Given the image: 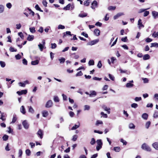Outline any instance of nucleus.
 <instances>
[{
  "label": "nucleus",
  "instance_id": "obj_48",
  "mask_svg": "<svg viewBox=\"0 0 158 158\" xmlns=\"http://www.w3.org/2000/svg\"><path fill=\"white\" fill-rule=\"evenodd\" d=\"M65 28V27L62 25H59L58 27V29H63Z\"/></svg>",
  "mask_w": 158,
  "mask_h": 158
},
{
  "label": "nucleus",
  "instance_id": "obj_42",
  "mask_svg": "<svg viewBox=\"0 0 158 158\" xmlns=\"http://www.w3.org/2000/svg\"><path fill=\"white\" fill-rule=\"evenodd\" d=\"M0 64L1 67L2 68L4 67L6 65L5 63L4 62L1 61H0Z\"/></svg>",
  "mask_w": 158,
  "mask_h": 158
},
{
  "label": "nucleus",
  "instance_id": "obj_16",
  "mask_svg": "<svg viewBox=\"0 0 158 158\" xmlns=\"http://www.w3.org/2000/svg\"><path fill=\"white\" fill-rule=\"evenodd\" d=\"M87 15L86 13L85 12H82L79 14L78 16L81 18H84L86 17Z\"/></svg>",
  "mask_w": 158,
  "mask_h": 158
},
{
  "label": "nucleus",
  "instance_id": "obj_63",
  "mask_svg": "<svg viewBox=\"0 0 158 158\" xmlns=\"http://www.w3.org/2000/svg\"><path fill=\"white\" fill-rule=\"evenodd\" d=\"M93 79L94 80L100 81L101 80L102 78H98L95 77H93Z\"/></svg>",
  "mask_w": 158,
  "mask_h": 158
},
{
  "label": "nucleus",
  "instance_id": "obj_17",
  "mask_svg": "<svg viewBox=\"0 0 158 158\" xmlns=\"http://www.w3.org/2000/svg\"><path fill=\"white\" fill-rule=\"evenodd\" d=\"M99 41V40L98 39H96L95 40H94L92 41H91L90 44H89V45H94L97 43H98Z\"/></svg>",
  "mask_w": 158,
  "mask_h": 158
},
{
  "label": "nucleus",
  "instance_id": "obj_46",
  "mask_svg": "<svg viewBox=\"0 0 158 158\" xmlns=\"http://www.w3.org/2000/svg\"><path fill=\"white\" fill-rule=\"evenodd\" d=\"M89 0H87L86 1H85L84 2V4L86 6H88L89 4Z\"/></svg>",
  "mask_w": 158,
  "mask_h": 158
},
{
  "label": "nucleus",
  "instance_id": "obj_11",
  "mask_svg": "<svg viewBox=\"0 0 158 158\" xmlns=\"http://www.w3.org/2000/svg\"><path fill=\"white\" fill-rule=\"evenodd\" d=\"M90 94H89L90 97H92L93 96H95L97 95V93L94 90L90 91Z\"/></svg>",
  "mask_w": 158,
  "mask_h": 158
},
{
  "label": "nucleus",
  "instance_id": "obj_5",
  "mask_svg": "<svg viewBox=\"0 0 158 158\" xmlns=\"http://www.w3.org/2000/svg\"><path fill=\"white\" fill-rule=\"evenodd\" d=\"M133 82V80L131 81H129V82L127 83L126 85V87L127 88H130L132 87L134 85L132 84Z\"/></svg>",
  "mask_w": 158,
  "mask_h": 158
},
{
  "label": "nucleus",
  "instance_id": "obj_60",
  "mask_svg": "<svg viewBox=\"0 0 158 158\" xmlns=\"http://www.w3.org/2000/svg\"><path fill=\"white\" fill-rule=\"evenodd\" d=\"M149 14V11H145L144 13L143 16L144 17L147 16Z\"/></svg>",
  "mask_w": 158,
  "mask_h": 158
},
{
  "label": "nucleus",
  "instance_id": "obj_58",
  "mask_svg": "<svg viewBox=\"0 0 158 158\" xmlns=\"http://www.w3.org/2000/svg\"><path fill=\"white\" fill-rule=\"evenodd\" d=\"M103 123V122L101 120H98L96 122V124L97 125H98L99 124H102Z\"/></svg>",
  "mask_w": 158,
  "mask_h": 158
},
{
  "label": "nucleus",
  "instance_id": "obj_12",
  "mask_svg": "<svg viewBox=\"0 0 158 158\" xmlns=\"http://www.w3.org/2000/svg\"><path fill=\"white\" fill-rule=\"evenodd\" d=\"M37 135L39 136L41 139H42L43 138V133L42 131L39 129L37 132Z\"/></svg>",
  "mask_w": 158,
  "mask_h": 158
},
{
  "label": "nucleus",
  "instance_id": "obj_61",
  "mask_svg": "<svg viewBox=\"0 0 158 158\" xmlns=\"http://www.w3.org/2000/svg\"><path fill=\"white\" fill-rule=\"evenodd\" d=\"M44 6H47V4L48 3L46 1V0H43L42 2Z\"/></svg>",
  "mask_w": 158,
  "mask_h": 158
},
{
  "label": "nucleus",
  "instance_id": "obj_8",
  "mask_svg": "<svg viewBox=\"0 0 158 158\" xmlns=\"http://www.w3.org/2000/svg\"><path fill=\"white\" fill-rule=\"evenodd\" d=\"M152 15L154 19L158 18V12L154 11L152 12Z\"/></svg>",
  "mask_w": 158,
  "mask_h": 158
},
{
  "label": "nucleus",
  "instance_id": "obj_14",
  "mask_svg": "<svg viewBox=\"0 0 158 158\" xmlns=\"http://www.w3.org/2000/svg\"><path fill=\"white\" fill-rule=\"evenodd\" d=\"M138 25H139V29H140L141 27H143L144 26L142 24L141 20L139 19L138 21Z\"/></svg>",
  "mask_w": 158,
  "mask_h": 158
},
{
  "label": "nucleus",
  "instance_id": "obj_45",
  "mask_svg": "<svg viewBox=\"0 0 158 158\" xmlns=\"http://www.w3.org/2000/svg\"><path fill=\"white\" fill-rule=\"evenodd\" d=\"M54 101L56 102H58L59 101L58 97L57 96H54Z\"/></svg>",
  "mask_w": 158,
  "mask_h": 158
},
{
  "label": "nucleus",
  "instance_id": "obj_20",
  "mask_svg": "<svg viewBox=\"0 0 158 158\" xmlns=\"http://www.w3.org/2000/svg\"><path fill=\"white\" fill-rule=\"evenodd\" d=\"M152 147L156 150H158V143L155 142L152 144Z\"/></svg>",
  "mask_w": 158,
  "mask_h": 158
},
{
  "label": "nucleus",
  "instance_id": "obj_35",
  "mask_svg": "<svg viewBox=\"0 0 158 158\" xmlns=\"http://www.w3.org/2000/svg\"><path fill=\"white\" fill-rule=\"evenodd\" d=\"M116 9V7L114 6H110L108 7V9L109 10H114Z\"/></svg>",
  "mask_w": 158,
  "mask_h": 158
},
{
  "label": "nucleus",
  "instance_id": "obj_62",
  "mask_svg": "<svg viewBox=\"0 0 158 158\" xmlns=\"http://www.w3.org/2000/svg\"><path fill=\"white\" fill-rule=\"evenodd\" d=\"M19 86H20L21 87H25V85H26V84L25 83H23L21 82H20L19 83Z\"/></svg>",
  "mask_w": 158,
  "mask_h": 158
},
{
  "label": "nucleus",
  "instance_id": "obj_28",
  "mask_svg": "<svg viewBox=\"0 0 158 158\" xmlns=\"http://www.w3.org/2000/svg\"><path fill=\"white\" fill-rule=\"evenodd\" d=\"M71 6V4H69L65 7H64L63 9L65 10H69Z\"/></svg>",
  "mask_w": 158,
  "mask_h": 158
},
{
  "label": "nucleus",
  "instance_id": "obj_36",
  "mask_svg": "<svg viewBox=\"0 0 158 158\" xmlns=\"http://www.w3.org/2000/svg\"><path fill=\"white\" fill-rule=\"evenodd\" d=\"M17 120V118L15 115H14L11 123H15Z\"/></svg>",
  "mask_w": 158,
  "mask_h": 158
},
{
  "label": "nucleus",
  "instance_id": "obj_59",
  "mask_svg": "<svg viewBox=\"0 0 158 158\" xmlns=\"http://www.w3.org/2000/svg\"><path fill=\"white\" fill-rule=\"evenodd\" d=\"M83 75V73L81 71L78 72L76 74V76H81Z\"/></svg>",
  "mask_w": 158,
  "mask_h": 158
},
{
  "label": "nucleus",
  "instance_id": "obj_37",
  "mask_svg": "<svg viewBox=\"0 0 158 158\" xmlns=\"http://www.w3.org/2000/svg\"><path fill=\"white\" fill-rule=\"evenodd\" d=\"M89 65H93L94 64V61L93 60H89L88 63Z\"/></svg>",
  "mask_w": 158,
  "mask_h": 158
},
{
  "label": "nucleus",
  "instance_id": "obj_6",
  "mask_svg": "<svg viewBox=\"0 0 158 158\" xmlns=\"http://www.w3.org/2000/svg\"><path fill=\"white\" fill-rule=\"evenodd\" d=\"M52 101L51 100H49L47 102L45 105V107L46 108H50L52 106Z\"/></svg>",
  "mask_w": 158,
  "mask_h": 158
},
{
  "label": "nucleus",
  "instance_id": "obj_18",
  "mask_svg": "<svg viewBox=\"0 0 158 158\" xmlns=\"http://www.w3.org/2000/svg\"><path fill=\"white\" fill-rule=\"evenodd\" d=\"M20 112L23 114H25L26 113L25 109L23 106H21L20 109Z\"/></svg>",
  "mask_w": 158,
  "mask_h": 158
},
{
  "label": "nucleus",
  "instance_id": "obj_4",
  "mask_svg": "<svg viewBox=\"0 0 158 158\" xmlns=\"http://www.w3.org/2000/svg\"><path fill=\"white\" fill-rule=\"evenodd\" d=\"M98 3L96 0L94 1L91 4V8L93 9H95L96 8L98 7Z\"/></svg>",
  "mask_w": 158,
  "mask_h": 158
},
{
  "label": "nucleus",
  "instance_id": "obj_24",
  "mask_svg": "<svg viewBox=\"0 0 158 158\" xmlns=\"http://www.w3.org/2000/svg\"><path fill=\"white\" fill-rule=\"evenodd\" d=\"M150 58V56L148 54L144 55L143 57V59L144 60H146L149 59Z\"/></svg>",
  "mask_w": 158,
  "mask_h": 158
},
{
  "label": "nucleus",
  "instance_id": "obj_43",
  "mask_svg": "<svg viewBox=\"0 0 158 158\" xmlns=\"http://www.w3.org/2000/svg\"><path fill=\"white\" fill-rule=\"evenodd\" d=\"M31 152L30 150L27 149L26 150V155L28 156H29L31 155Z\"/></svg>",
  "mask_w": 158,
  "mask_h": 158
},
{
  "label": "nucleus",
  "instance_id": "obj_39",
  "mask_svg": "<svg viewBox=\"0 0 158 158\" xmlns=\"http://www.w3.org/2000/svg\"><path fill=\"white\" fill-rule=\"evenodd\" d=\"M4 10V7L2 5H0V13H2Z\"/></svg>",
  "mask_w": 158,
  "mask_h": 158
},
{
  "label": "nucleus",
  "instance_id": "obj_15",
  "mask_svg": "<svg viewBox=\"0 0 158 158\" xmlns=\"http://www.w3.org/2000/svg\"><path fill=\"white\" fill-rule=\"evenodd\" d=\"M42 115L43 117H46L48 116V111L46 110H44L42 112Z\"/></svg>",
  "mask_w": 158,
  "mask_h": 158
},
{
  "label": "nucleus",
  "instance_id": "obj_21",
  "mask_svg": "<svg viewBox=\"0 0 158 158\" xmlns=\"http://www.w3.org/2000/svg\"><path fill=\"white\" fill-rule=\"evenodd\" d=\"M148 115L146 113H143L142 116V118L144 120H147L148 118Z\"/></svg>",
  "mask_w": 158,
  "mask_h": 158
},
{
  "label": "nucleus",
  "instance_id": "obj_56",
  "mask_svg": "<svg viewBox=\"0 0 158 158\" xmlns=\"http://www.w3.org/2000/svg\"><path fill=\"white\" fill-rule=\"evenodd\" d=\"M152 39L148 38L145 39V41L147 43H149L152 42Z\"/></svg>",
  "mask_w": 158,
  "mask_h": 158
},
{
  "label": "nucleus",
  "instance_id": "obj_3",
  "mask_svg": "<svg viewBox=\"0 0 158 158\" xmlns=\"http://www.w3.org/2000/svg\"><path fill=\"white\" fill-rule=\"evenodd\" d=\"M141 148L144 150L150 152L151 151V148L145 143H143L141 146Z\"/></svg>",
  "mask_w": 158,
  "mask_h": 158
},
{
  "label": "nucleus",
  "instance_id": "obj_1",
  "mask_svg": "<svg viewBox=\"0 0 158 158\" xmlns=\"http://www.w3.org/2000/svg\"><path fill=\"white\" fill-rule=\"evenodd\" d=\"M45 42L44 40H43L42 42V43H40L38 45L39 48L41 52L43 51L44 48H45Z\"/></svg>",
  "mask_w": 158,
  "mask_h": 158
},
{
  "label": "nucleus",
  "instance_id": "obj_44",
  "mask_svg": "<svg viewBox=\"0 0 158 158\" xmlns=\"http://www.w3.org/2000/svg\"><path fill=\"white\" fill-rule=\"evenodd\" d=\"M78 136L77 135H74L73 136V139H72V140L73 141H76L77 139Z\"/></svg>",
  "mask_w": 158,
  "mask_h": 158
},
{
  "label": "nucleus",
  "instance_id": "obj_57",
  "mask_svg": "<svg viewBox=\"0 0 158 158\" xmlns=\"http://www.w3.org/2000/svg\"><path fill=\"white\" fill-rule=\"evenodd\" d=\"M101 115L105 118H107V115L106 114H104V112H102L101 113Z\"/></svg>",
  "mask_w": 158,
  "mask_h": 158
},
{
  "label": "nucleus",
  "instance_id": "obj_40",
  "mask_svg": "<svg viewBox=\"0 0 158 158\" xmlns=\"http://www.w3.org/2000/svg\"><path fill=\"white\" fill-rule=\"evenodd\" d=\"M131 106L132 108H136L138 106V105L136 103H133L131 104Z\"/></svg>",
  "mask_w": 158,
  "mask_h": 158
},
{
  "label": "nucleus",
  "instance_id": "obj_33",
  "mask_svg": "<svg viewBox=\"0 0 158 158\" xmlns=\"http://www.w3.org/2000/svg\"><path fill=\"white\" fill-rule=\"evenodd\" d=\"M29 30L30 32L32 33H34L35 32V30L34 27H30Z\"/></svg>",
  "mask_w": 158,
  "mask_h": 158
},
{
  "label": "nucleus",
  "instance_id": "obj_32",
  "mask_svg": "<svg viewBox=\"0 0 158 158\" xmlns=\"http://www.w3.org/2000/svg\"><path fill=\"white\" fill-rule=\"evenodd\" d=\"M158 31L157 32L155 31L152 34V36L153 37H154V38H156V37L158 38Z\"/></svg>",
  "mask_w": 158,
  "mask_h": 158
},
{
  "label": "nucleus",
  "instance_id": "obj_27",
  "mask_svg": "<svg viewBox=\"0 0 158 158\" xmlns=\"http://www.w3.org/2000/svg\"><path fill=\"white\" fill-rule=\"evenodd\" d=\"M28 107L29 108V112L31 113H33L34 112V110L32 107L31 106H28Z\"/></svg>",
  "mask_w": 158,
  "mask_h": 158
},
{
  "label": "nucleus",
  "instance_id": "obj_29",
  "mask_svg": "<svg viewBox=\"0 0 158 158\" xmlns=\"http://www.w3.org/2000/svg\"><path fill=\"white\" fill-rule=\"evenodd\" d=\"M35 9L36 10H39L41 12H43V10H41V9L40 7L39 6V5L38 4H37L35 6Z\"/></svg>",
  "mask_w": 158,
  "mask_h": 158
},
{
  "label": "nucleus",
  "instance_id": "obj_50",
  "mask_svg": "<svg viewBox=\"0 0 158 158\" xmlns=\"http://www.w3.org/2000/svg\"><path fill=\"white\" fill-rule=\"evenodd\" d=\"M90 108V107L89 106L87 105H85L84 106V110H89Z\"/></svg>",
  "mask_w": 158,
  "mask_h": 158
},
{
  "label": "nucleus",
  "instance_id": "obj_26",
  "mask_svg": "<svg viewBox=\"0 0 158 158\" xmlns=\"http://www.w3.org/2000/svg\"><path fill=\"white\" fill-rule=\"evenodd\" d=\"M120 150V148L119 147H116L114 148V150L116 152H118Z\"/></svg>",
  "mask_w": 158,
  "mask_h": 158
},
{
  "label": "nucleus",
  "instance_id": "obj_25",
  "mask_svg": "<svg viewBox=\"0 0 158 158\" xmlns=\"http://www.w3.org/2000/svg\"><path fill=\"white\" fill-rule=\"evenodd\" d=\"M39 61L37 60L35 61H32L31 62V64L32 65H36L38 64Z\"/></svg>",
  "mask_w": 158,
  "mask_h": 158
},
{
  "label": "nucleus",
  "instance_id": "obj_19",
  "mask_svg": "<svg viewBox=\"0 0 158 158\" xmlns=\"http://www.w3.org/2000/svg\"><path fill=\"white\" fill-rule=\"evenodd\" d=\"M102 108L104 110L107 111L108 114L110 113V108H108L106 106L103 105L102 106Z\"/></svg>",
  "mask_w": 158,
  "mask_h": 158
},
{
  "label": "nucleus",
  "instance_id": "obj_23",
  "mask_svg": "<svg viewBox=\"0 0 158 158\" xmlns=\"http://www.w3.org/2000/svg\"><path fill=\"white\" fill-rule=\"evenodd\" d=\"M80 125V124L79 122H78V125L75 124L71 128L72 130H74L78 128Z\"/></svg>",
  "mask_w": 158,
  "mask_h": 158
},
{
  "label": "nucleus",
  "instance_id": "obj_9",
  "mask_svg": "<svg viewBox=\"0 0 158 158\" xmlns=\"http://www.w3.org/2000/svg\"><path fill=\"white\" fill-rule=\"evenodd\" d=\"M124 15V14L123 12H120V13H118L115 15L114 16V19H117L119 17H120L121 16L123 15Z\"/></svg>",
  "mask_w": 158,
  "mask_h": 158
},
{
  "label": "nucleus",
  "instance_id": "obj_38",
  "mask_svg": "<svg viewBox=\"0 0 158 158\" xmlns=\"http://www.w3.org/2000/svg\"><path fill=\"white\" fill-rule=\"evenodd\" d=\"M95 139L94 138H92L91 139V141L90 142V143L91 145H93L95 143Z\"/></svg>",
  "mask_w": 158,
  "mask_h": 158
},
{
  "label": "nucleus",
  "instance_id": "obj_2",
  "mask_svg": "<svg viewBox=\"0 0 158 158\" xmlns=\"http://www.w3.org/2000/svg\"><path fill=\"white\" fill-rule=\"evenodd\" d=\"M97 145L96 146V148L97 151H98L102 148V143L101 139H98L97 140Z\"/></svg>",
  "mask_w": 158,
  "mask_h": 158
},
{
  "label": "nucleus",
  "instance_id": "obj_41",
  "mask_svg": "<svg viewBox=\"0 0 158 158\" xmlns=\"http://www.w3.org/2000/svg\"><path fill=\"white\" fill-rule=\"evenodd\" d=\"M8 137L9 136L7 135H5L3 136L2 139L3 140L6 141L8 139Z\"/></svg>",
  "mask_w": 158,
  "mask_h": 158
},
{
  "label": "nucleus",
  "instance_id": "obj_55",
  "mask_svg": "<svg viewBox=\"0 0 158 158\" xmlns=\"http://www.w3.org/2000/svg\"><path fill=\"white\" fill-rule=\"evenodd\" d=\"M23 63L25 65H27V60L25 58L23 59L22 60Z\"/></svg>",
  "mask_w": 158,
  "mask_h": 158
},
{
  "label": "nucleus",
  "instance_id": "obj_51",
  "mask_svg": "<svg viewBox=\"0 0 158 158\" xmlns=\"http://www.w3.org/2000/svg\"><path fill=\"white\" fill-rule=\"evenodd\" d=\"M102 66V64L101 62V61L100 60L98 61V63L97 65V67L99 68H101Z\"/></svg>",
  "mask_w": 158,
  "mask_h": 158
},
{
  "label": "nucleus",
  "instance_id": "obj_7",
  "mask_svg": "<svg viewBox=\"0 0 158 158\" xmlns=\"http://www.w3.org/2000/svg\"><path fill=\"white\" fill-rule=\"evenodd\" d=\"M22 124L25 129H27L29 128V125L26 120H24L22 122Z\"/></svg>",
  "mask_w": 158,
  "mask_h": 158
},
{
  "label": "nucleus",
  "instance_id": "obj_22",
  "mask_svg": "<svg viewBox=\"0 0 158 158\" xmlns=\"http://www.w3.org/2000/svg\"><path fill=\"white\" fill-rule=\"evenodd\" d=\"M34 38V36L33 35H29L27 37V40L29 41H32Z\"/></svg>",
  "mask_w": 158,
  "mask_h": 158
},
{
  "label": "nucleus",
  "instance_id": "obj_53",
  "mask_svg": "<svg viewBox=\"0 0 158 158\" xmlns=\"http://www.w3.org/2000/svg\"><path fill=\"white\" fill-rule=\"evenodd\" d=\"M18 34L19 35V36L22 39H23L24 36L23 35V33L22 32H19Z\"/></svg>",
  "mask_w": 158,
  "mask_h": 158
},
{
  "label": "nucleus",
  "instance_id": "obj_10",
  "mask_svg": "<svg viewBox=\"0 0 158 158\" xmlns=\"http://www.w3.org/2000/svg\"><path fill=\"white\" fill-rule=\"evenodd\" d=\"M27 93V91L26 90H21V91H18L17 92V93L19 95H21L23 94H25Z\"/></svg>",
  "mask_w": 158,
  "mask_h": 158
},
{
  "label": "nucleus",
  "instance_id": "obj_47",
  "mask_svg": "<svg viewBox=\"0 0 158 158\" xmlns=\"http://www.w3.org/2000/svg\"><path fill=\"white\" fill-rule=\"evenodd\" d=\"M51 48L52 49H55L56 47V44L55 43H52L51 44Z\"/></svg>",
  "mask_w": 158,
  "mask_h": 158
},
{
  "label": "nucleus",
  "instance_id": "obj_64",
  "mask_svg": "<svg viewBox=\"0 0 158 158\" xmlns=\"http://www.w3.org/2000/svg\"><path fill=\"white\" fill-rule=\"evenodd\" d=\"M135 100L136 102L140 101L141 100V98L136 97L135 98Z\"/></svg>",
  "mask_w": 158,
  "mask_h": 158
},
{
  "label": "nucleus",
  "instance_id": "obj_34",
  "mask_svg": "<svg viewBox=\"0 0 158 158\" xmlns=\"http://www.w3.org/2000/svg\"><path fill=\"white\" fill-rule=\"evenodd\" d=\"M158 47V44L157 43H153L151 44V47Z\"/></svg>",
  "mask_w": 158,
  "mask_h": 158
},
{
  "label": "nucleus",
  "instance_id": "obj_13",
  "mask_svg": "<svg viewBox=\"0 0 158 158\" xmlns=\"http://www.w3.org/2000/svg\"><path fill=\"white\" fill-rule=\"evenodd\" d=\"M100 30L98 29H95L94 31V34L97 36H99L100 35Z\"/></svg>",
  "mask_w": 158,
  "mask_h": 158
},
{
  "label": "nucleus",
  "instance_id": "obj_30",
  "mask_svg": "<svg viewBox=\"0 0 158 158\" xmlns=\"http://www.w3.org/2000/svg\"><path fill=\"white\" fill-rule=\"evenodd\" d=\"M129 128L131 129H134L135 127V126L132 123H130L129 124Z\"/></svg>",
  "mask_w": 158,
  "mask_h": 158
},
{
  "label": "nucleus",
  "instance_id": "obj_49",
  "mask_svg": "<svg viewBox=\"0 0 158 158\" xmlns=\"http://www.w3.org/2000/svg\"><path fill=\"white\" fill-rule=\"evenodd\" d=\"M151 124V122L150 121L147 122L145 125V127L146 128L148 129L150 126Z\"/></svg>",
  "mask_w": 158,
  "mask_h": 158
},
{
  "label": "nucleus",
  "instance_id": "obj_52",
  "mask_svg": "<svg viewBox=\"0 0 158 158\" xmlns=\"http://www.w3.org/2000/svg\"><path fill=\"white\" fill-rule=\"evenodd\" d=\"M12 5L10 3H8L6 4V6L9 9H10L12 7Z\"/></svg>",
  "mask_w": 158,
  "mask_h": 158
},
{
  "label": "nucleus",
  "instance_id": "obj_31",
  "mask_svg": "<svg viewBox=\"0 0 158 158\" xmlns=\"http://www.w3.org/2000/svg\"><path fill=\"white\" fill-rule=\"evenodd\" d=\"M60 62V64L63 63L65 61V59L64 57H61L60 59H59Z\"/></svg>",
  "mask_w": 158,
  "mask_h": 158
},
{
  "label": "nucleus",
  "instance_id": "obj_54",
  "mask_svg": "<svg viewBox=\"0 0 158 158\" xmlns=\"http://www.w3.org/2000/svg\"><path fill=\"white\" fill-rule=\"evenodd\" d=\"M15 57L17 60H19L21 58V56L19 54H18L15 56Z\"/></svg>",
  "mask_w": 158,
  "mask_h": 158
}]
</instances>
